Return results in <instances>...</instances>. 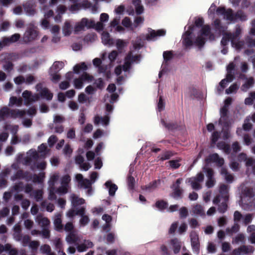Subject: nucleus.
Listing matches in <instances>:
<instances>
[{
	"instance_id": "1",
	"label": "nucleus",
	"mask_w": 255,
	"mask_h": 255,
	"mask_svg": "<svg viewBox=\"0 0 255 255\" xmlns=\"http://www.w3.org/2000/svg\"><path fill=\"white\" fill-rule=\"evenodd\" d=\"M203 23L202 18H198L195 20L194 25L187 27L183 35V43L185 46L189 47L193 44L201 46L204 44L208 38L211 40L214 39L210 35L209 26H202Z\"/></svg>"
},
{
	"instance_id": "2",
	"label": "nucleus",
	"mask_w": 255,
	"mask_h": 255,
	"mask_svg": "<svg viewBox=\"0 0 255 255\" xmlns=\"http://www.w3.org/2000/svg\"><path fill=\"white\" fill-rule=\"evenodd\" d=\"M139 60V56L134 55L132 52H130L126 58L124 64L123 66V70L124 72V76H120L122 73V68L121 66H118L115 68V74L118 76L117 79V82L118 83H121L125 80L126 78L127 77V75L125 74V73L129 71L130 68L131 64L133 63L138 62Z\"/></svg>"
},
{
	"instance_id": "3",
	"label": "nucleus",
	"mask_w": 255,
	"mask_h": 255,
	"mask_svg": "<svg viewBox=\"0 0 255 255\" xmlns=\"http://www.w3.org/2000/svg\"><path fill=\"white\" fill-rule=\"evenodd\" d=\"M37 90L38 93L37 95H31L30 93L28 91H25L22 93V96L25 100L26 103H29L31 102L35 101L39 98L38 94H40L41 96L46 98L47 100H51L52 98L53 95L50 93L46 88H43L41 85L37 86Z\"/></svg>"
},
{
	"instance_id": "4",
	"label": "nucleus",
	"mask_w": 255,
	"mask_h": 255,
	"mask_svg": "<svg viewBox=\"0 0 255 255\" xmlns=\"http://www.w3.org/2000/svg\"><path fill=\"white\" fill-rule=\"evenodd\" d=\"M217 14L218 16H222L224 19H226L229 22L233 20L240 19L244 20L246 19V15L241 11L238 12L236 15L234 16L232 14V10L228 9L226 10L224 7H220L217 10Z\"/></svg>"
},
{
	"instance_id": "5",
	"label": "nucleus",
	"mask_w": 255,
	"mask_h": 255,
	"mask_svg": "<svg viewBox=\"0 0 255 255\" xmlns=\"http://www.w3.org/2000/svg\"><path fill=\"white\" fill-rule=\"evenodd\" d=\"M228 190L227 186L225 185H222L220 187V192L223 196L220 197L219 196L215 198L213 201V202L215 204L222 201V204L219 208V210L221 212H224L227 209V206L226 202L228 198V195L227 194Z\"/></svg>"
},
{
	"instance_id": "6",
	"label": "nucleus",
	"mask_w": 255,
	"mask_h": 255,
	"mask_svg": "<svg viewBox=\"0 0 255 255\" xmlns=\"http://www.w3.org/2000/svg\"><path fill=\"white\" fill-rule=\"evenodd\" d=\"M93 78L92 76L87 73H84L78 78L74 79L73 86L77 89H81L83 87L84 83H90L93 81Z\"/></svg>"
},
{
	"instance_id": "7",
	"label": "nucleus",
	"mask_w": 255,
	"mask_h": 255,
	"mask_svg": "<svg viewBox=\"0 0 255 255\" xmlns=\"http://www.w3.org/2000/svg\"><path fill=\"white\" fill-rule=\"evenodd\" d=\"M232 101L231 99L228 98L225 101V106L221 109V118L219 120V125L223 126V130L225 129L227 125V107L231 104Z\"/></svg>"
},
{
	"instance_id": "8",
	"label": "nucleus",
	"mask_w": 255,
	"mask_h": 255,
	"mask_svg": "<svg viewBox=\"0 0 255 255\" xmlns=\"http://www.w3.org/2000/svg\"><path fill=\"white\" fill-rule=\"evenodd\" d=\"M76 179L78 181L79 185L81 187L88 189L86 194L88 196H91L92 194V189L91 187L92 183L87 179H83V176L81 174L76 175Z\"/></svg>"
},
{
	"instance_id": "9",
	"label": "nucleus",
	"mask_w": 255,
	"mask_h": 255,
	"mask_svg": "<svg viewBox=\"0 0 255 255\" xmlns=\"http://www.w3.org/2000/svg\"><path fill=\"white\" fill-rule=\"evenodd\" d=\"M203 174L199 173L195 177L188 179L186 182L189 183L193 189H199L201 187V183L203 181Z\"/></svg>"
},
{
	"instance_id": "10",
	"label": "nucleus",
	"mask_w": 255,
	"mask_h": 255,
	"mask_svg": "<svg viewBox=\"0 0 255 255\" xmlns=\"http://www.w3.org/2000/svg\"><path fill=\"white\" fill-rule=\"evenodd\" d=\"M231 39L233 46L237 49L241 48L243 43L241 41H239L236 38L232 37L231 35L225 34L221 41V43L223 45H226L227 43Z\"/></svg>"
},
{
	"instance_id": "11",
	"label": "nucleus",
	"mask_w": 255,
	"mask_h": 255,
	"mask_svg": "<svg viewBox=\"0 0 255 255\" xmlns=\"http://www.w3.org/2000/svg\"><path fill=\"white\" fill-rule=\"evenodd\" d=\"M165 33L166 31L164 29H158L157 30L150 29L147 34L146 39L148 40H154L158 37L164 36Z\"/></svg>"
},
{
	"instance_id": "12",
	"label": "nucleus",
	"mask_w": 255,
	"mask_h": 255,
	"mask_svg": "<svg viewBox=\"0 0 255 255\" xmlns=\"http://www.w3.org/2000/svg\"><path fill=\"white\" fill-rule=\"evenodd\" d=\"M120 18L116 17L114 18L110 23V30L112 31L113 29L115 31L118 32H123L124 31V28L120 24Z\"/></svg>"
},
{
	"instance_id": "13",
	"label": "nucleus",
	"mask_w": 255,
	"mask_h": 255,
	"mask_svg": "<svg viewBox=\"0 0 255 255\" xmlns=\"http://www.w3.org/2000/svg\"><path fill=\"white\" fill-rule=\"evenodd\" d=\"M109 19V16L106 13H102L100 16V21L97 22L96 24V29L100 31L104 29L105 24Z\"/></svg>"
},
{
	"instance_id": "14",
	"label": "nucleus",
	"mask_w": 255,
	"mask_h": 255,
	"mask_svg": "<svg viewBox=\"0 0 255 255\" xmlns=\"http://www.w3.org/2000/svg\"><path fill=\"white\" fill-rule=\"evenodd\" d=\"M70 181V177L68 175L64 176L61 181V186L56 191L59 194H65L67 192L68 183Z\"/></svg>"
},
{
	"instance_id": "15",
	"label": "nucleus",
	"mask_w": 255,
	"mask_h": 255,
	"mask_svg": "<svg viewBox=\"0 0 255 255\" xmlns=\"http://www.w3.org/2000/svg\"><path fill=\"white\" fill-rule=\"evenodd\" d=\"M191 245L194 252L196 253H198L199 249V243L198 237L196 233H192L191 234Z\"/></svg>"
},
{
	"instance_id": "16",
	"label": "nucleus",
	"mask_w": 255,
	"mask_h": 255,
	"mask_svg": "<svg viewBox=\"0 0 255 255\" xmlns=\"http://www.w3.org/2000/svg\"><path fill=\"white\" fill-rule=\"evenodd\" d=\"M203 170L204 172L207 173V176L208 178L206 185L208 188L212 187L215 183L214 179L212 178L213 174V171L211 169L207 168L206 167H204Z\"/></svg>"
},
{
	"instance_id": "17",
	"label": "nucleus",
	"mask_w": 255,
	"mask_h": 255,
	"mask_svg": "<svg viewBox=\"0 0 255 255\" xmlns=\"http://www.w3.org/2000/svg\"><path fill=\"white\" fill-rule=\"evenodd\" d=\"M74 77V73L72 72H69L66 73L65 77L68 81H63L59 84V88L62 90H65L69 87L70 83L69 81L71 80Z\"/></svg>"
},
{
	"instance_id": "18",
	"label": "nucleus",
	"mask_w": 255,
	"mask_h": 255,
	"mask_svg": "<svg viewBox=\"0 0 255 255\" xmlns=\"http://www.w3.org/2000/svg\"><path fill=\"white\" fill-rule=\"evenodd\" d=\"M72 2L74 3L73 5L71 6L70 9L72 12H74L76 10L79 9L81 7L84 6L87 0H70Z\"/></svg>"
},
{
	"instance_id": "19",
	"label": "nucleus",
	"mask_w": 255,
	"mask_h": 255,
	"mask_svg": "<svg viewBox=\"0 0 255 255\" xmlns=\"http://www.w3.org/2000/svg\"><path fill=\"white\" fill-rule=\"evenodd\" d=\"M102 40L104 45L111 46L114 44L113 40L110 38V34L108 32L103 31L102 34Z\"/></svg>"
},
{
	"instance_id": "20",
	"label": "nucleus",
	"mask_w": 255,
	"mask_h": 255,
	"mask_svg": "<svg viewBox=\"0 0 255 255\" xmlns=\"http://www.w3.org/2000/svg\"><path fill=\"white\" fill-rule=\"evenodd\" d=\"M109 123V117L106 116L104 117L96 116L94 118V123L95 125H101L103 126H107Z\"/></svg>"
},
{
	"instance_id": "21",
	"label": "nucleus",
	"mask_w": 255,
	"mask_h": 255,
	"mask_svg": "<svg viewBox=\"0 0 255 255\" xmlns=\"http://www.w3.org/2000/svg\"><path fill=\"white\" fill-rule=\"evenodd\" d=\"M84 159L81 156H78L76 158V162L80 165L81 169L87 171L90 167L91 165L89 163L83 162Z\"/></svg>"
},
{
	"instance_id": "22",
	"label": "nucleus",
	"mask_w": 255,
	"mask_h": 255,
	"mask_svg": "<svg viewBox=\"0 0 255 255\" xmlns=\"http://www.w3.org/2000/svg\"><path fill=\"white\" fill-rule=\"evenodd\" d=\"M105 185L109 190V195L111 196H114L116 191L118 189L117 186L114 183H112L111 181H107L105 183Z\"/></svg>"
},
{
	"instance_id": "23",
	"label": "nucleus",
	"mask_w": 255,
	"mask_h": 255,
	"mask_svg": "<svg viewBox=\"0 0 255 255\" xmlns=\"http://www.w3.org/2000/svg\"><path fill=\"white\" fill-rule=\"evenodd\" d=\"M37 36V32L35 29L27 31L24 36V40L27 42L34 39Z\"/></svg>"
},
{
	"instance_id": "24",
	"label": "nucleus",
	"mask_w": 255,
	"mask_h": 255,
	"mask_svg": "<svg viewBox=\"0 0 255 255\" xmlns=\"http://www.w3.org/2000/svg\"><path fill=\"white\" fill-rule=\"evenodd\" d=\"M181 180L180 179H178L176 181V184L173 185V192L172 193V196L175 198H179L182 193V191L180 190L179 188V185L181 183Z\"/></svg>"
},
{
	"instance_id": "25",
	"label": "nucleus",
	"mask_w": 255,
	"mask_h": 255,
	"mask_svg": "<svg viewBox=\"0 0 255 255\" xmlns=\"http://www.w3.org/2000/svg\"><path fill=\"white\" fill-rule=\"evenodd\" d=\"M253 28L251 29L248 42L250 45H255V20L252 23Z\"/></svg>"
},
{
	"instance_id": "26",
	"label": "nucleus",
	"mask_w": 255,
	"mask_h": 255,
	"mask_svg": "<svg viewBox=\"0 0 255 255\" xmlns=\"http://www.w3.org/2000/svg\"><path fill=\"white\" fill-rule=\"evenodd\" d=\"M170 247L173 249L175 254L178 253L181 248V243L177 239H173L170 243Z\"/></svg>"
},
{
	"instance_id": "27",
	"label": "nucleus",
	"mask_w": 255,
	"mask_h": 255,
	"mask_svg": "<svg viewBox=\"0 0 255 255\" xmlns=\"http://www.w3.org/2000/svg\"><path fill=\"white\" fill-rule=\"evenodd\" d=\"M63 33L65 36L70 35L73 31V27L70 22L66 21L62 28Z\"/></svg>"
},
{
	"instance_id": "28",
	"label": "nucleus",
	"mask_w": 255,
	"mask_h": 255,
	"mask_svg": "<svg viewBox=\"0 0 255 255\" xmlns=\"http://www.w3.org/2000/svg\"><path fill=\"white\" fill-rule=\"evenodd\" d=\"M93 243L89 241H85L84 243L80 245L77 247V250L80 252H83L86 251L87 249L92 247Z\"/></svg>"
},
{
	"instance_id": "29",
	"label": "nucleus",
	"mask_w": 255,
	"mask_h": 255,
	"mask_svg": "<svg viewBox=\"0 0 255 255\" xmlns=\"http://www.w3.org/2000/svg\"><path fill=\"white\" fill-rule=\"evenodd\" d=\"M132 2L135 7V11L137 14H140L143 12V6L141 4L140 0H132Z\"/></svg>"
},
{
	"instance_id": "30",
	"label": "nucleus",
	"mask_w": 255,
	"mask_h": 255,
	"mask_svg": "<svg viewBox=\"0 0 255 255\" xmlns=\"http://www.w3.org/2000/svg\"><path fill=\"white\" fill-rule=\"evenodd\" d=\"M88 69L87 65L84 62L75 65L73 68V71L76 74H79L81 71L86 70Z\"/></svg>"
},
{
	"instance_id": "31",
	"label": "nucleus",
	"mask_w": 255,
	"mask_h": 255,
	"mask_svg": "<svg viewBox=\"0 0 255 255\" xmlns=\"http://www.w3.org/2000/svg\"><path fill=\"white\" fill-rule=\"evenodd\" d=\"M70 198L71 203L74 206L81 205L85 203V200L84 199L79 198L74 194L72 195Z\"/></svg>"
},
{
	"instance_id": "32",
	"label": "nucleus",
	"mask_w": 255,
	"mask_h": 255,
	"mask_svg": "<svg viewBox=\"0 0 255 255\" xmlns=\"http://www.w3.org/2000/svg\"><path fill=\"white\" fill-rule=\"evenodd\" d=\"M64 66V63L62 62H55L50 67L49 71L52 72H59Z\"/></svg>"
},
{
	"instance_id": "33",
	"label": "nucleus",
	"mask_w": 255,
	"mask_h": 255,
	"mask_svg": "<svg viewBox=\"0 0 255 255\" xmlns=\"http://www.w3.org/2000/svg\"><path fill=\"white\" fill-rule=\"evenodd\" d=\"M61 217V215L60 214H57L54 217V224L56 229L57 230H60L62 229Z\"/></svg>"
},
{
	"instance_id": "34",
	"label": "nucleus",
	"mask_w": 255,
	"mask_h": 255,
	"mask_svg": "<svg viewBox=\"0 0 255 255\" xmlns=\"http://www.w3.org/2000/svg\"><path fill=\"white\" fill-rule=\"evenodd\" d=\"M233 76L232 74H227L226 78L222 80L220 83L221 88L218 90L220 91L223 90L224 87L226 86L227 83H229L233 80Z\"/></svg>"
},
{
	"instance_id": "35",
	"label": "nucleus",
	"mask_w": 255,
	"mask_h": 255,
	"mask_svg": "<svg viewBox=\"0 0 255 255\" xmlns=\"http://www.w3.org/2000/svg\"><path fill=\"white\" fill-rule=\"evenodd\" d=\"M59 30L60 27L58 25H54L51 28V32L55 36L53 37L52 40L55 42H57L60 39V37L57 36V35L59 33Z\"/></svg>"
},
{
	"instance_id": "36",
	"label": "nucleus",
	"mask_w": 255,
	"mask_h": 255,
	"mask_svg": "<svg viewBox=\"0 0 255 255\" xmlns=\"http://www.w3.org/2000/svg\"><path fill=\"white\" fill-rule=\"evenodd\" d=\"M86 22V18H83L80 22H77L75 26L74 31L75 32H78L84 29L86 27L85 23Z\"/></svg>"
},
{
	"instance_id": "37",
	"label": "nucleus",
	"mask_w": 255,
	"mask_h": 255,
	"mask_svg": "<svg viewBox=\"0 0 255 255\" xmlns=\"http://www.w3.org/2000/svg\"><path fill=\"white\" fill-rule=\"evenodd\" d=\"M122 25L126 28H127L130 30L134 29L133 24L132 23L130 19L128 17H125L122 21Z\"/></svg>"
},
{
	"instance_id": "38",
	"label": "nucleus",
	"mask_w": 255,
	"mask_h": 255,
	"mask_svg": "<svg viewBox=\"0 0 255 255\" xmlns=\"http://www.w3.org/2000/svg\"><path fill=\"white\" fill-rule=\"evenodd\" d=\"M209 159L212 161L217 162L220 165H222L224 163V159L220 158L217 154H212L210 156Z\"/></svg>"
},
{
	"instance_id": "39",
	"label": "nucleus",
	"mask_w": 255,
	"mask_h": 255,
	"mask_svg": "<svg viewBox=\"0 0 255 255\" xmlns=\"http://www.w3.org/2000/svg\"><path fill=\"white\" fill-rule=\"evenodd\" d=\"M84 212L85 209L84 208H81L78 211H75L74 210H71L67 212V216L69 218H72L76 215H82L83 214H84Z\"/></svg>"
},
{
	"instance_id": "40",
	"label": "nucleus",
	"mask_w": 255,
	"mask_h": 255,
	"mask_svg": "<svg viewBox=\"0 0 255 255\" xmlns=\"http://www.w3.org/2000/svg\"><path fill=\"white\" fill-rule=\"evenodd\" d=\"M180 159L170 160L168 162L169 166L173 169L177 168L180 166Z\"/></svg>"
},
{
	"instance_id": "41",
	"label": "nucleus",
	"mask_w": 255,
	"mask_h": 255,
	"mask_svg": "<svg viewBox=\"0 0 255 255\" xmlns=\"http://www.w3.org/2000/svg\"><path fill=\"white\" fill-rule=\"evenodd\" d=\"M116 45L117 48L119 50H121L123 48H124L125 47L127 46V42L126 41L122 40V39H118L116 41Z\"/></svg>"
},
{
	"instance_id": "42",
	"label": "nucleus",
	"mask_w": 255,
	"mask_h": 255,
	"mask_svg": "<svg viewBox=\"0 0 255 255\" xmlns=\"http://www.w3.org/2000/svg\"><path fill=\"white\" fill-rule=\"evenodd\" d=\"M22 101L21 99H17L15 97H12L10 98L9 100V105L12 106L14 105H16L17 106H19L22 104Z\"/></svg>"
},
{
	"instance_id": "43",
	"label": "nucleus",
	"mask_w": 255,
	"mask_h": 255,
	"mask_svg": "<svg viewBox=\"0 0 255 255\" xmlns=\"http://www.w3.org/2000/svg\"><path fill=\"white\" fill-rule=\"evenodd\" d=\"M155 205L159 210H162L167 208V203L164 201L161 200L156 202Z\"/></svg>"
},
{
	"instance_id": "44",
	"label": "nucleus",
	"mask_w": 255,
	"mask_h": 255,
	"mask_svg": "<svg viewBox=\"0 0 255 255\" xmlns=\"http://www.w3.org/2000/svg\"><path fill=\"white\" fill-rule=\"evenodd\" d=\"M102 219L103 220H104L106 223L107 224V226L104 227V230H107V231H108L109 229L110 228V222L112 220V218L110 216L108 215H104L102 217Z\"/></svg>"
},
{
	"instance_id": "45",
	"label": "nucleus",
	"mask_w": 255,
	"mask_h": 255,
	"mask_svg": "<svg viewBox=\"0 0 255 255\" xmlns=\"http://www.w3.org/2000/svg\"><path fill=\"white\" fill-rule=\"evenodd\" d=\"M66 240L68 242L74 243L77 241V237L76 235L74 232H71L69 235L67 237Z\"/></svg>"
},
{
	"instance_id": "46",
	"label": "nucleus",
	"mask_w": 255,
	"mask_h": 255,
	"mask_svg": "<svg viewBox=\"0 0 255 255\" xmlns=\"http://www.w3.org/2000/svg\"><path fill=\"white\" fill-rule=\"evenodd\" d=\"M88 99L87 96L83 93H80L78 96V101L81 104L86 102Z\"/></svg>"
},
{
	"instance_id": "47",
	"label": "nucleus",
	"mask_w": 255,
	"mask_h": 255,
	"mask_svg": "<svg viewBox=\"0 0 255 255\" xmlns=\"http://www.w3.org/2000/svg\"><path fill=\"white\" fill-rule=\"evenodd\" d=\"M65 11V7L63 6H60L57 10L58 15L55 17V21H57L60 19V14L63 13Z\"/></svg>"
},
{
	"instance_id": "48",
	"label": "nucleus",
	"mask_w": 255,
	"mask_h": 255,
	"mask_svg": "<svg viewBox=\"0 0 255 255\" xmlns=\"http://www.w3.org/2000/svg\"><path fill=\"white\" fill-rule=\"evenodd\" d=\"M49 74L51 76V80L52 82H57L60 80V76L57 74V72L49 71Z\"/></svg>"
},
{
	"instance_id": "49",
	"label": "nucleus",
	"mask_w": 255,
	"mask_h": 255,
	"mask_svg": "<svg viewBox=\"0 0 255 255\" xmlns=\"http://www.w3.org/2000/svg\"><path fill=\"white\" fill-rule=\"evenodd\" d=\"M221 174L224 175L226 180L227 181L230 182V181H232V180L233 179V176L231 175L228 174V173L225 169H222Z\"/></svg>"
},
{
	"instance_id": "50",
	"label": "nucleus",
	"mask_w": 255,
	"mask_h": 255,
	"mask_svg": "<svg viewBox=\"0 0 255 255\" xmlns=\"http://www.w3.org/2000/svg\"><path fill=\"white\" fill-rule=\"evenodd\" d=\"M27 154V157L29 158L30 160H35L38 156V153L35 151L32 150H30Z\"/></svg>"
},
{
	"instance_id": "51",
	"label": "nucleus",
	"mask_w": 255,
	"mask_h": 255,
	"mask_svg": "<svg viewBox=\"0 0 255 255\" xmlns=\"http://www.w3.org/2000/svg\"><path fill=\"white\" fill-rule=\"evenodd\" d=\"M254 83L253 79V78H250L247 80V83H245L244 84V85L242 87V90L244 91L247 90L248 88H250V87L253 85Z\"/></svg>"
},
{
	"instance_id": "52",
	"label": "nucleus",
	"mask_w": 255,
	"mask_h": 255,
	"mask_svg": "<svg viewBox=\"0 0 255 255\" xmlns=\"http://www.w3.org/2000/svg\"><path fill=\"white\" fill-rule=\"evenodd\" d=\"M95 168L100 169L103 166V162L101 159L97 157L95 159L94 162Z\"/></svg>"
},
{
	"instance_id": "53",
	"label": "nucleus",
	"mask_w": 255,
	"mask_h": 255,
	"mask_svg": "<svg viewBox=\"0 0 255 255\" xmlns=\"http://www.w3.org/2000/svg\"><path fill=\"white\" fill-rule=\"evenodd\" d=\"M239 88V86L237 84H234L230 87V88L226 90V92L227 94H232L235 92Z\"/></svg>"
},
{
	"instance_id": "54",
	"label": "nucleus",
	"mask_w": 255,
	"mask_h": 255,
	"mask_svg": "<svg viewBox=\"0 0 255 255\" xmlns=\"http://www.w3.org/2000/svg\"><path fill=\"white\" fill-rule=\"evenodd\" d=\"M10 115L8 110L6 108H4L0 111V117L2 118L9 117Z\"/></svg>"
},
{
	"instance_id": "55",
	"label": "nucleus",
	"mask_w": 255,
	"mask_h": 255,
	"mask_svg": "<svg viewBox=\"0 0 255 255\" xmlns=\"http://www.w3.org/2000/svg\"><path fill=\"white\" fill-rule=\"evenodd\" d=\"M86 22L85 23L86 27L90 28L92 27H94L96 29V24L95 21L92 19H88L86 18Z\"/></svg>"
},
{
	"instance_id": "56",
	"label": "nucleus",
	"mask_w": 255,
	"mask_h": 255,
	"mask_svg": "<svg viewBox=\"0 0 255 255\" xmlns=\"http://www.w3.org/2000/svg\"><path fill=\"white\" fill-rule=\"evenodd\" d=\"M68 107L72 111H76L79 109L78 105L74 101H70L68 103Z\"/></svg>"
},
{
	"instance_id": "57",
	"label": "nucleus",
	"mask_w": 255,
	"mask_h": 255,
	"mask_svg": "<svg viewBox=\"0 0 255 255\" xmlns=\"http://www.w3.org/2000/svg\"><path fill=\"white\" fill-rule=\"evenodd\" d=\"M96 91V89L91 85L88 86L85 88L86 93L89 95L94 94L95 93Z\"/></svg>"
},
{
	"instance_id": "58",
	"label": "nucleus",
	"mask_w": 255,
	"mask_h": 255,
	"mask_svg": "<svg viewBox=\"0 0 255 255\" xmlns=\"http://www.w3.org/2000/svg\"><path fill=\"white\" fill-rule=\"evenodd\" d=\"M143 18L140 16L136 17L133 24L134 29L136 28L138 25L143 23Z\"/></svg>"
},
{
	"instance_id": "59",
	"label": "nucleus",
	"mask_w": 255,
	"mask_h": 255,
	"mask_svg": "<svg viewBox=\"0 0 255 255\" xmlns=\"http://www.w3.org/2000/svg\"><path fill=\"white\" fill-rule=\"evenodd\" d=\"M103 209L100 207H96L92 209V213L95 216L100 215L101 214H102L103 213Z\"/></svg>"
},
{
	"instance_id": "60",
	"label": "nucleus",
	"mask_w": 255,
	"mask_h": 255,
	"mask_svg": "<svg viewBox=\"0 0 255 255\" xmlns=\"http://www.w3.org/2000/svg\"><path fill=\"white\" fill-rule=\"evenodd\" d=\"M46 146L45 144H42L38 147V152L41 154V155H43L46 154Z\"/></svg>"
},
{
	"instance_id": "61",
	"label": "nucleus",
	"mask_w": 255,
	"mask_h": 255,
	"mask_svg": "<svg viewBox=\"0 0 255 255\" xmlns=\"http://www.w3.org/2000/svg\"><path fill=\"white\" fill-rule=\"evenodd\" d=\"M118 56V52L114 50L109 54V59L111 62L114 61Z\"/></svg>"
},
{
	"instance_id": "62",
	"label": "nucleus",
	"mask_w": 255,
	"mask_h": 255,
	"mask_svg": "<svg viewBox=\"0 0 255 255\" xmlns=\"http://www.w3.org/2000/svg\"><path fill=\"white\" fill-rule=\"evenodd\" d=\"M58 178V175L57 174H53L50 179V186H53L55 184V182L57 181V180ZM52 188V187H51Z\"/></svg>"
},
{
	"instance_id": "63",
	"label": "nucleus",
	"mask_w": 255,
	"mask_h": 255,
	"mask_svg": "<svg viewBox=\"0 0 255 255\" xmlns=\"http://www.w3.org/2000/svg\"><path fill=\"white\" fill-rule=\"evenodd\" d=\"M254 100H255V93H252L251 94L250 97L246 99L245 104H250L252 103V102Z\"/></svg>"
},
{
	"instance_id": "64",
	"label": "nucleus",
	"mask_w": 255,
	"mask_h": 255,
	"mask_svg": "<svg viewBox=\"0 0 255 255\" xmlns=\"http://www.w3.org/2000/svg\"><path fill=\"white\" fill-rule=\"evenodd\" d=\"M125 10V7L124 5H120L118 6L115 9V12L117 14H121L123 13Z\"/></svg>"
}]
</instances>
